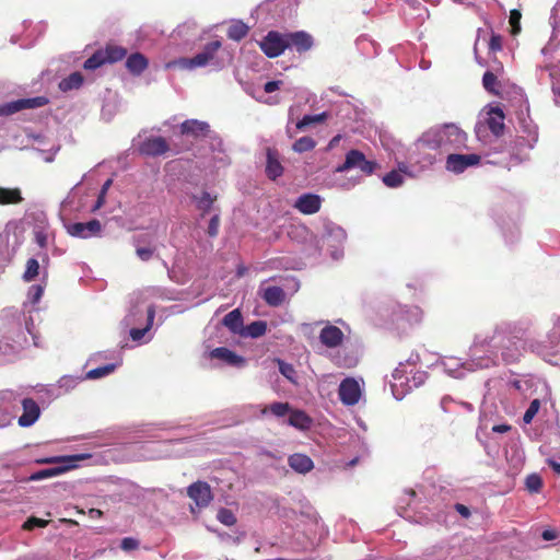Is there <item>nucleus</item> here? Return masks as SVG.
<instances>
[{
	"mask_svg": "<svg viewBox=\"0 0 560 560\" xmlns=\"http://www.w3.org/2000/svg\"><path fill=\"white\" fill-rule=\"evenodd\" d=\"M505 337L500 331L491 336H477L469 350V360L462 362L460 359L448 357L441 361L443 371L454 377L462 378L467 372L489 369L497 364L498 352L503 349Z\"/></svg>",
	"mask_w": 560,
	"mask_h": 560,
	"instance_id": "f257e3e1",
	"label": "nucleus"
},
{
	"mask_svg": "<svg viewBox=\"0 0 560 560\" xmlns=\"http://www.w3.org/2000/svg\"><path fill=\"white\" fill-rule=\"evenodd\" d=\"M433 145L440 154L459 150L466 145L467 135L454 124L434 127L424 132V140Z\"/></svg>",
	"mask_w": 560,
	"mask_h": 560,
	"instance_id": "f03ea898",
	"label": "nucleus"
},
{
	"mask_svg": "<svg viewBox=\"0 0 560 560\" xmlns=\"http://www.w3.org/2000/svg\"><path fill=\"white\" fill-rule=\"evenodd\" d=\"M222 44L220 40H213L207 44L203 49L198 52L192 58H178L175 60H171L165 63L166 69H182L187 71H192L197 68H203L208 66H212L215 69L221 68V63L217 57L218 51L220 50Z\"/></svg>",
	"mask_w": 560,
	"mask_h": 560,
	"instance_id": "7ed1b4c3",
	"label": "nucleus"
},
{
	"mask_svg": "<svg viewBox=\"0 0 560 560\" xmlns=\"http://www.w3.org/2000/svg\"><path fill=\"white\" fill-rule=\"evenodd\" d=\"M423 140L424 132L410 147L406 161L417 175L431 167L441 155L433 145H429Z\"/></svg>",
	"mask_w": 560,
	"mask_h": 560,
	"instance_id": "20e7f679",
	"label": "nucleus"
},
{
	"mask_svg": "<svg viewBox=\"0 0 560 560\" xmlns=\"http://www.w3.org/2000/svg\"><path fill=\"white\" fill-rule=\"evenodd\" d=\"M91 455L86 453L75 454L70 456L51 457L45 459V463H55L57 466L43 469L32 476L33 480H39L54 476L61 475L72 468L77 467V463L90 458Z\"/></svg>",
	"mask_w": 560,
	"mask_h": 560,
	"instance_id": "39448f33",
	"label": "nucleus"
},
{
	"mask_svg": "<svg viewBox=\"0 0 560 560\" xmlns=\"http://www.w3.org/2000/svg\"><path fill=\"white\" fill-rule=\"evenodd\" d=\"M346 238L347 234L341 226L332 222H326L324 224L323 242L332 248L330 252L332 259L337 260L342 257V244Z\"/></svg>",
	"mask_w": 560,
	"mask_h": 560,
	"instance_id": "423d86ee",
	"label": "nucleus"
},
{
	"mask_svg": "<svg viewBox=\"0 0 560 560\" xmlns=\"http://www.w3.org/2000/svg\"><path fill=\"white\" fill-rule=\"evenodd\" d=\"M363 387L364 383L362 380L354 377L343 378L338 388L340 401L348 407L357 405L362 398Z\"/></svg>",
	"mask_w": 560,
	"mask_h": 560,
	"instance_id": "0eeeda50",
	"label": "nucleus"
},
{
	"mask_svg": "<svg viewBox=\"0 0 560 560\" xmlns=\"http://www.w3.org/2000/svg\"><path fill=\"white\" fill-rule=\"evenodd\" d=\"M377 167V163L375 161H370L365 158V155L359 150H350L346 154V160L343 164L337 167V172H346L349 170H360L364 175H372Z\"/></svg>",
	"mask_w": 560,
	"mask_h": 560,
	"instance_id": "6e6552de",
	"label": "nucleus"
},
{
	"mask_svg": "<svg viewBox=\"0 0 560 560\" xmlns=\"http://www.w3.org/2000/svg\"><path fill=\"white\" fill-rule=\"evenodd\" d=\"M259 46L264 54L269 58H276L283 54L288 48V40L285 34H280L276 31H270L259 42Z\"/></svg>",
	"mask_w": 560,
	"mask_h": 560,
	"instance_id": "1a4fd4ad",
	"label": "nucleus"
},
{
	"mask_svg": "<svg viewBox=\"0 0 560 560\" xmlns=\"http://www.w3.org/2000/svg\"><path fill=\"white\" fill-rule=\"evenodd\" d=\"M48 103L45 96H35L28 98H20L16 101L8 102L0 106V116H8L18 113L25 108H38Z\"/></svg>",
	"mask_w": 560,
	"mask_h": 560,
	"instance_id": "9d476101",
	"label": "nucleus"
},
{
	"mask_svg": "<svg viewBox=\"0 0 560 560\" xmlns=\"http://www.w3.org/2000/svg\"><path fill=\"white\" fill-rule=\"evenodd\" d=\"M480 162L478 154H452L450 153L446 159L445 167L447 171L460 174L470 166L477 165Z\"/></svg>",
	"mask_w": 560,
	"mask_h": 560,
	"instance_id": "9b49d317",
	"label": "nucleus"
},
{
	"mask_svg": "<svg viewBox=\"0 0 560 560\" xmlns=\"http://www.w3.org/2000/svg\"><path fill=\"white\" fill-rule=\"evenodd\" d=\"M67 232L73 236L79 238H90L96 236L102 231L101 222L96 219H93L89 222H77L70 223L67 226Z\"/></svg>",
	"mask_w": 560,
	"mask_h": 560,
	"instance_id": "f8f14e48",
	"label": "nucleus"
},
{
	"mask_svg": "<svg viewBox=\"0 0 560 560\" xmlns=\"http://www.w3.org/2000/svg\"><path fill=\"white\" fill-rule=\"evenodd\" d=\"M394 397L400 400L405 395L412 389L410 377L407 375L405 365L396 368L393 372V383L390 385Z\"/></svg>",
	"mask_w": 560,
	"mask_h": 560,
	"instance_id": "ddd939ff",
	"label": "nucleus"
},
{
	"mask_svg": "<svg viewBox=\"0 0 560 560\" xmlns=\"http://www.w3.org/2000/svg\"><path fill=\"white\" fill-rule=\"evenodd\" d=\"M416 177L415 172L407 162H398L397 170H393L383 177V183L389 188H397L404 184L405 177Z\"/></svg>",
	"mask_w": 560,
	"mask_h": 560,
	"instance_id": "4468645a",
	"label": "nucleus"
},
{
	"mask_svg": "<svg viewBox=\"0 0 560 560\" xmlns=\"http://www.w3.org/2000/svg\"><path fill=\"white\" fill-rule=\"evenodd\" d=\"M188 497L199 508H206L212 500L210 486L205 481H197L187 488Z\"/></svg>",
	"mask_w": 560,
	"mask_h": 560,
	"instance_id": "2eb2a0df",
	"label": "nucleus"
},
{
	"mask_svg": "<svg viewBox=\"0 0 560 560\" xmlns=\"http://www.w3.org/2000/svg\"><path fill=\"white\" fill-rule=\"evenodd\" d=\"M138 150L141 154L156 156L168 150V144L162 137H148L139 142Z\"/></svg>",
	"mask_w": 560,
	"mask_h": 560,
	"instance_id": "dca6fc26",
	"label": "nucleus"
},
{
	"mask_svg": "<svg viewBox=\"0 0 560 560\" xmlns=\"http://www.w3.org/2000/svg\"><path fill=\"white\" fill-rule=\"evenodd\" d=\"M23 412L18 419V423L22 428L32 427L40 416V408L32 398H23L22 401Z\"/></svg>",
	"mask_w": 560,
	"mask_h": 560,
	"instance_id": "f3484780",
	"label": "nucleus"
},
{
	"mask_svg": "<svg viewBox=\"0 0 560 560\" xmlns=\"http://www.w3.org/2000/svg\"><path fill=\"white\" fill-rule=\"evenodd\" d=\"M285 36L288 40V48L294 47L298 52H305L313 46V37L304 31L285 33Z\"/></svg>",
	"mask_w": 560,
	"mask_h": 560,
	"instance_id": "a211bd4d",
	"label": "nucleus"
},
{
	"mask_svg": "<svg viewBox=\"0 0 560 560\" xmlns=\"http://www.w3.org/2000/svg\"><path fill=\"white\" fill-rule=\"evenodd\" d=\"M320 205L322 199L315 194H304L294 202V207L304 214L316 213L320 209Z\"/></svg>",
	"mask_w": 560,
	"mask_h": 560,
	"instance_id": "6ab92c4d",
	"label": "nucleus"
},
{
	"mask_svg": "<svg viewBox=\"0 0 560 560\" xmlns=\"http://www.w3.org/2000/svg\"><path fill=\"white\" fill-rule=\"evenodd\" d=\"M266 174L268 178L275 180L283 174V166L280 162L279 153L272 148L266 151Z\"/></svg>",
	"mask_w": 560,
	"mask_h": 560,
	"instance_id": "aec40b11",
	"label": "nucleus"
},
{
	"mask_svg": "<svg viewBox=\"0 0 560 560\" xmlns=\"http://www.w3.org/2000/svg\"><path fill=\"white\" fill-rule=\"evenodd\" d=\"M319 340L327 348H336L341 345L343 340V332L337 326L326 325L320 330Z\"/></svg>",
	"mask_w": 560,
	"mask_h": 560,
	"instance_id": "412c9836",
	"label": "nucleus"
},
{
	"mask_svg": "<svg viewBox=\"0 0 560 560\" xmlns=\"http://www.w3.org/2000/svg\"><path fill=\"white\" fill-rule=\"evenodd\" d=\"M486 126L494 136H500L504 129V114L501 108L492 107L485 118Z\"/></svg>",
	"mask_w": 560,
	"mask_h": 560,
	"instance_id": "4be33fe9",
	"label": "nucleus"
},
{
	"mask_svg": "<svg viewBox=\"0 0 560 560\" xmlns=\"http://www.w3.org/2000/svg\"><path fill=\"white\" fill-rule=\"evenodd\" d=\"M210 355L211 358L218 359L231 366L241 368L245 364V359L243 357L237 355L235 352L224 347L213 349Z\"/></svg>",
	"mask_w": 560,
	"mask_h": 560,
	"instance_id": "5701e85b",
	"label": "nucleus"
},
{
	"mask_svg": "<svg viewBox=\"0 0 560 560\" xmlns=\"http://www.w3.org/2000/svg\"><path fill=\"white\" fill-rule=\"evenodd\" d=\"M180 131L184 135L202 137L208 135V132L210 131V126L206 121L188 119L180 125Z\"/></svg>",
	"mask_w": 560,
	"mask_h": 560,
	"instance_id": "b1692460",
	"label": "nucleus"
},
{
	"mask_svg": "<svg viewBox=\"0 0 560 560\" xmlns=\"http://www.w3.org/2000/svg\"><path fill=\"white\" fill-rule=\"evenodd\" d=\"M289 466L299 474L310 472L314 468V463L305 454L295 453L288 458Z\"/></svg>",
	"mask_w": 560,
	"mask_h": 560,
	"instance_id": "393cba45",
	"label": "nucleus"
},
{
	"mask_svg": "<svg viewBox=\"0 0 560 560\" xmlns=\"http://www.w3.org/2000/svg\"><path fill=\"white\" fill-rule=\"evenodd\" d=\"M312 419L302 410H292L289 413L288 424L298 430H308L312 427Z\"/></svg>",
	"mask_w": 560,
	"mask_h": 560,
	"instance_id": "a878e982",
	"label": "nucleus"
},
{
	"mask_svg": "<svg viewBox=\"0 0 560 560\" xmlns=\"http://www.w3.org/2000/svg\"><path fill=\"white\" fill-rule=\"evenodd\" d=\"M148 59L140 52H135L128 56L126 60V68L135 75H140L148 67Z\"/></svg>",
	"mask_w": 560,
	"mask_h": 560,
	"instance_id": "bb28decb",
	"label": "nucleus"
},
{
	"mask_svg": "<svg viewBox=\"0 0 560 560\" xmlns=\"http://www.w3.org/2000/svg\"><path fill=\"white\" fill-rule=\"evenodd\" d=\"M248 408L259 410V413L261 416H265L268 412H270L277 418H282V417L289 415L291 411V407L288 402H273L268 407L249 405Z\"/></svg>",
	"mask_w": 560,
	"mask_h": 560,
	"instance_id": "cd10ccee",
	"label": "nucleus"
},
{
	"mask_svg": "<svg viewBox=\"0 0 560 560\" xmlns=\"http://www.w3.org/2000/svg\"><path fill=\"white\" fill-rule=\"evenodd\" d=\"M492 69H493V71L485 72V74L482 77V85L488 92H490L494 95H498L499 94V81H498L497 74L494 72L502 71L503 67L501 63H498Z\"/></svg>",
	"mask_w": 560,
	"mask_h": 560,
	"instance_id": "c85d7f7f",
	"label": "nucleus"
},
{
	"mask_svg": "<svg viewBox=\"0 0 560 560\" xmlns=\"http://www.w3.org/2000/svg\"><path fill=\"white\" fill-rule=\"evenodd\" d=\"M262 299L270 306H279L285 299V293L280 287H268L262 291Z\"/></svg>",
	"mask_w": 560,
	"mask_h": 560,
	"instance_id": "c756f323",
	"label": "nucleus"
},
{
	"mask_svg": "<svg viewBox=\"0 0 560 560\" xmlns=\"http://www.w3.org/2000/svg\"><path fill=\"white\" fill-rule=\"evenodd\" d=\"M34 139L38 142V145L34 147V150L39 153L43 161L47 163L52 162L57 152L59 151V147L55 143H51L49 148H45L44 140L39 136L34 137Z\"/></svg>",
	"mask_w": 560,
	"mask_h": 560,
	"instance_id": "7c9ffc66",
	"label": "nucleus"
},
{
	"mask_svg": "<svg viewBox=\"0 0 560 560\" xmlns=\"http://www.w3.org/2000/svg\"><path fill=\"white\" fill-rule=\"evenodd\" d=\"M223 325L226 326L232 332H238L243 325L241 312L238 310H233L228 313L223 318Z\"/></svg>",
	"mask_w": 560,
	"mask_h": 560,
	"instance_id": "2f4dec72",
	"label": "nucleus"
},
{
	"mask_svg": "<svg viewBox=\"0 0 560 560\" xmlns=\"http://www.w3.org/2000/svg\"><path fill=\"white\" fill-rule=\"evenodd\" d=\"M106 63L117 62L124 59L127 55V50L122 47L108 45L105 49H102Z\"/></svg>",
	"mask_w": 560,
	"mask_h": 560,
	"instance_id": "473e14b6",
	"label": "nucleus"
},
{
	"mask_svg": "<svg viewBox=\"0 0 560 560\" xmlns=\"http://www.w3.org/2000/svg\"><path fill=\"white\" fill-rule=\"evenodd\" d=\"M249 31V27L242 21H233L228 30V36L233 40H241Z\"/></svg>",
	"mask_w": 560,
	"mask_h": 560,
	"instance_id": "72a5a7b5",
	"label": "nucleus"
},
{
	"mask_svg": "<svg viewBox=\"0 0 560 560\" xmlns=\"http://www.w3.org/2000/svg\"><path fill=\"white\" fill-rule=\"evenodd\" d=\"M215 196L212 197L209 192L203 191L200 196H194L192 199L196 203L198 210L201 211L202 215L210 212L213 202L215 200Z\"/></svg>",
	"mask_w": 560,
	"mask_h": 560,
	"instance_id": "f704fd0d",
	"label": "nucleus"
},
{
	"mask_svg": "<svg viewBox=\"0 0 560 560\" xmlns=\"http://www.w3.org/2000/svg\"><path fill=\"white\" fill-rule=\"evenodd\" d=\"M434 557L436 560H462V549L455 546L440 547Z\"/></svg>",
	"mask_w": 560,
	"mask_h": 560,
	"instance_id": "c9c22d12",
	"label": "nucleus"
},
{
	"mask_svg": "<svg viewBox=\"0 0 560 560\" xmlns=\"http://www.w3.org/2000/svg\"><path fill=\"white\" fill-rule=\"evenodd\" d=\"M148 318H147V325L144 328H132L130 329V337L133 341H140L144 335L148 332V330L151 328L155 315V311L153 306H150L147 311Z\"/></svg>",
	"mask_w": 560,
	"mask_h": 560,
	"instance_id": "e433bc0d",
	"label": "nucleus"
},
{
	"mask_svg": "<svg viewBox=\"0 0 560 560\" xmlns=\"http://www.w3.org/2000/svg\"><path fill=\"white\" fill-rule=\"evenodd\" d=\"M21 201L22 196L20 189L0 187V205L19 203Z\"/></svg>",
	"mask_w": 560,
	"mask_h": 560,
	"instance_id": "4c0bfd02",
	"label": "nucleus"
},
{
	"mask_svg": "<svg viewBox=\"0 0 560 560\" xmlns=\"http://www.w3.org/2000/svg\"><path fill=\"white\" fill-rule=\"evenodd\" d=\"M83 83V77L80 72H73L69 77L60 81L59 88L61 91L67 92L73 89H78Z\"/></svg>",
	"mask_w": 560,
	"mask_h": 560,
	"instance_id": "58836bf2",
	"label": "nucleus"
},
{
	"mask_svg": "<svg viewBox=\"0 0 560 560\" xmlns=\"http://www.w3.org/2000/svg\"><path fill=\"white\" fill-rule=\"evenodd\" d=\"M83 378L81 377H78V376H70V375H65L62 377L59 378L58 383H57V389L61 392V394L63 393H68L70 392L71 389H73L74 387L78 386V384L82 381Z\"/></svg>",
	"mask_w": 560,
	"mask_h": 560,
	"instance_id": "ea45409f",
	"label": "nucleus"
},
{
	"mask_svg": "<svg viewBox=\"0 0 560 560\" xmlns=\"http://www.w3.org/2000/svg\"><path fill=\"white\" fill-rule=\"evenodd\" d=\"M327 118V113H320L317 115H305L301 120L296 122V128L303 130L306 127L315 124H320Z\"/></svg>",
	"mask_w": 560,
	"mask_h": 560,
	"instance_id": "a19ab883",
	"label": "nucleus"
},
{
	"mask_svg": "<svg viewBox=\"0 0 560 560\" xmlns=\"http://www.w3.org/2000/svg\"><path fill=\"white\" fill-rule=\"evenodd\" d=\"M116 368H117V364L110 363V364H106L104 366H98L96 369H92L86 373L84 378L96 380V378L107 376L110 373H113Z\"/></svg>",
	"mask_w": 560,
	"mask_h": 560,
	"instance_id": "79ce46f5",
	"label": "nucleus"
},
{
	"mask_svg": "<svg viewBox=\"0 0 560 560\" xmlns=\"http://www.w3.org/2000/svg\"><path fill=\"white\" fill-rule=\"evenodd\" d=\"M267 331V324L264 320H256L247 325L246 336L252 338H258L265 335Z\"/></svg>",
	"mask_w": 560,
	"mask_h": 560,
	"instance_id": "37998d69",
	"label": "nucleus"
},
{
	"mask_svg": "<svg viewBox=\"0 0 560 560\" xmlns=\"http://www.w3.org/2000/svg\"><path fill=\"white\" fill-rule=\"evenodd\" d=\"M316 142L311 137H302L293 143V151L296 153H303L311 151L315 148Z\"/></svg>",
	"mask_w": 560,
	"mask_h": 560,
	"instance_id": "c03bdc74",
	"label": "nucleus"
},
{
	"mask_svg": "<svg viewBox=\"0 0 560 560\" xmlns=\"http://www.w3.org/2000/svg\"><path fill=\"white\" fill-rule=\"evenodd\" d=\"M104 54L102 50H97L94 52L89 59L84 61V69L86 70H95L102 65L106 63L105 58L103 56Z\"/></svg>",
	"mask_w": 560,
	"mask_h": 560,
	"instance_id": "a18cd8bd",
	"label": "nucleus"
},
{
	"mask_svg": "<svg viewBox=\"0 0 560 560\" xmlns=\"http://www.w3.org/2000/svg\"><path fill=\"white\" fill-rule=\"evenodd\" d=\"M280 373L290 382L295 383L296 372L292 364L284 362L283 360L277 359Z\"/></svg>",
	"mask_w": 560,
	"mask_h": 560,
	"instance_id": "49530a36",
	"label": "nucleus"
},
{
	"mask_svg": "<svg viewBox=\"0 0 560 560\" xmlns=\"http://www.w3.org/2000/svg\"><path fill=\"white\" fill-rule=\"evenodd\" d=\"M38 271H39V264H38L37 259L30 258L26 262V269L24 271L23 279L27 282L32 281L38 275Z\"/></svg>",
	"mask_w": 560,
	"mask_h": 560,
	"instance_id": "de8ad7c7",
	"label": "nucleus"
},
{
	"mask_svg": "<svg viewBox=\"0 0 560 560\" xmlns=\"http://www.w3.org/2000/svg\"><path fill=\"white\" fill-rule=\"evenodd\" d=\"M43 294L44 287L42 284H33L27 291V302L34 305L40 301Z\"/></svg>",
	"mask_w": 560,
	"mask_h": 560,
	"instance_id": "09e8293b",
	"label": "nucleus"
},
{
	"mask_svg": "<svg viewBox=\"0 0 560 560\" xmlns=\"http://www.w3.org/2000/svg\"><path fill=\"white\" fill-rule=\"evenodd\" d=\"M539 409H540V400L533 399L523 416L524 423L529 424L533 421V419L535 418V416L538 413Z\"/></svg>",
	"mask_w": 560,
	"mask_h": 560,
	"instance_id": "8fccbe9b",
	"label": "nucleus"
},
{
	"mask_svg": "<svg viewBox=\"0 0 560 560\" xmlns=\"http://www.w3.org/2000/svg\"><path fill=\"white\" fill-rule=\"evenodd\" d=\"M526 488L529 492L536 493L542 487L541 478L537 474H532L527 476L525 480Z\"/></svg>",
	"mask_w": 560,
	"mask_h": 560,
	"instance_id": "3c124183",
	"label": "nucleus"
},
{
	"mask_svg": "<svg viewBox=\"0 0 560 560\" xmlns=\"http://www.w3.org/2000/svg\"><path fill=\"white\" fill-rule=\"evenodd\" d=\"M548 340L552 348L560 346V317L555 322L548 334Z\"/></svg>",
	"mask_w": 560,
	"mask_h": 560,
	"instance_id": "603ef678",
	"label": "nucleus"
},
{
	"mask_svg": "<svg viewBox=\"0 0 560 560\" xmlns=\"http://www.w3.org/2000/svg\"><path fill=\"white\" fill-rule=\"evenodd\" d=\"M218 520L226 526H232L236 522L234 514L230 510H226V509H221L218 512Z\"/></svg>",
	"mask_w": 560,
	"mask_h": 560,
	"instance_id": "864d4df0",
	"label": "nucleus"
},
{
	"mask_svg": "<svg viewBox=\"0 0 560 560\" xmlns=\"http://www.w3.org/2000/svg\"><path fill=\"white\" fill-rule=\"evenodd\" d=\"M37 392L44 394L49 401L56 399L61 395V392L57 389V386H39Z\"/></svg>",
	"mask_w": 560,
	"mask_h": 560,
	"instance_id": "5fc2aeb1",
	"label": "nucleus"
},
{
	"mask_svg": "<svg viewBox=\"0 0 560 560\" xmlns=\"http://www.w3.org/2000/svg\"><path fill=\"white\" fill-rule=\"evenodd\" d=\"M488 48L490 51L495 52L502 49V37L499 34L491 32L490 39L488 42Z\"/></svg>",
	"mask_w": 560,
	"mask_h": 560,
	"instance_id": "6e6d98bb",
	"label": "nucleus"
},
{
	"mask_svg": "<svg viewBox=\"0 0 560 560\" xmlns=\"http://www.w3.org/2000/svg\"><path fill=\"white\" fill-rule=\"evenodd\" d=\"M47 524H48V521H46V520L31 517L23 524V528L27 529V530H32L35 527H45V526H47Z\"/></svg>",
	"mask_w": 560,
	"mask_h": 560,
	"instance_id": "4d7b16f0",
	"label": "nucleus"
},
{
	"mask_svg": "<svg viewBox=\"0 0 560 560\" xmlns=\"http://www.w3.org/2000/svg\"><path fill=\"white\" fill-rule=\"evenodd\" d=\"M139 547V540L133 537H125L121 540L120 548L125 551H132Z\"/></svg>",
	"mask_w": 560,
	"mask_h": 560,
	"instance_id": "13d9d810",
	"label": "nucleus"
},
{
	"mask_svg": "<svg viewBox=\"0 0 560 560\" xmlns=\"http://www.w3.org/2000/svg\"><path fill=\"white\" fill-rule=\"evenodd\" d=\"M425 380H427V373L422 372V371H417V372L412 373V375L410 376V384H411L412 388H417L420 385H422L425 382Z\"/></svg>",
	"mask_w": 560,
	"mask_h": 560,
	"instance_id": "bf43d9fd",
	"label": "nucleus"
},
{
	"mask_svg": "<svg viewBox=\"0 0 560 560\" xmlns=\"http://www.w3.org/2000/svg\"><path fill=\"white\" fill-rule=\"evenodd\" d=\"M219 224H220V217L218 213L213 214L210 219L209 226H208V234L210 236H217L219 232Z\"/></svg>",
	"mask_w": 560,
	"mask_h": 560,
	"instance_id": "052dcab7",
	"label": "nucleus"
},
{
	"mask_svg": "<svg viewBox=\"0 0 560 560\" xmlns=\"http://www.w3.org/2000/svg\"><path fill=\"white\" fill-rule=\"evenodd\" d=\"M136 253H137V256L142 260V261H148L152 258L153 256V249L152 248H149V247H138L136 249Z\"/></svg>",
	"mask_w": 560,
	"mask_h": 560,
	"instance_id": "680f3d73",
	"label": "nucleus"
},
{
	"mask_svg": "<svg viewBox=\"0 0 560 560\" xmlns=\"http://www.w3.org/2000/svg\"><path fill=\"white\" fill-rule=\"evenodd\" d=\"M282 84V81H279V80H275V81H268L265 85H264V90L266 93H272L275 91H277Z\"/></svg>",
	"mask_w": 560,
	"mask_h": 560,
	"instance_id": "e2e57ef3",
	"label": "nucleus"
},
{
	"mask_svg": "<svg viewBox=\"0 0 560 560\" xmlns=\"http://www.w3.org/2000/svg\"><path fill=\"white\" fill-rule=\"evenodd\" d=\"M486 33L487 32L485 30H481V28L478 30L477 39H476L475 47H474L476 60L481 66H485V63L478 57L477 47L482 38V35H486Z\"/></svg>",
	"mask_w": 560,
	"mask_h": 560,
	"instance_id": "0e129e2a",
	"label": "nucleus"
},
{
	"mask_svg": "<svg viewBox=\"0 0 560 560\" xmlns=\"http://www.w3.org/2000/svg\"><path fill=\"white\" fill-rule=\"evenodd\" d=\"M501 355H502L503 360L506 361L508 363L514 362L518 358V354L510 353L504 350L501 351Z\"/></svg>",
	"mask_w": 560,
	"mask_h": 560,
	"instance_id": "69168bd1",
	"label": "nucleus"
},
{
	"mask_svg": "<svg viewBox=\"0 0 560 560\" xmlns=\"http://www.w3.org/2000/svg\"><path fill=\"white\" fill-rule=\"evenodd\" d=\"M455 509L464 517H468L470 515L469 509L463 504H459V503L456 504Z\"/></svg>",
	"mask_w": 560,
	"mask_h": 560,
	"instance_id": "338daca9",
	"label": "nucleus"
},
{
	"mask_svg": "<svg viewBox=\"0 0 560 560\" xmlns=\"http://www.w3.org/2000/svg\"><path fill=\"white\" fill-rule=\"evenodd\" d=\"M552 92L557 97H560V79L552 81Z\"/></svg>",
	"mask_w": 560,
	"mask_h": 560,
	"instance_id": "774afa93",
	"label": "nucleus"
}]
</instances>
